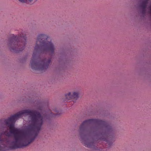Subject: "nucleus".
<instances>
[{"instance_id":"9d476101","label":"nucleus","mask_w":151,"mask_h":151,"mask_svg":"<svg viewBox=\"0 0 151 151\" xmlns=\"http://www.w3.org/2000/svg\"><path fill=\"white\" fill-rule=\"evenodd\" d=\"M20 2L22 3H27L28 2L30 3L33 0H18Z\"/></svg>"},{"instance_id":"f03ea898","label":"nucleus","mask_w":151,"mask_h":151,"mask_svg":"<svg viewBox=\"0 0 151 151\" xmlns=\"http://www.w3.org/2000/svg\"><path fill=\"white\" fill-rule=\"evenodd\" d=\"M103 121L98 119H90L83 121L80 125L79 132L82 142L85 146L93 150H97L94 145V140L108 142L114 137V129L111 126H105L95 124L86 127V125L92 123H102Z\"/></svg>"},{"instance_id":"20e7f679","label":"nucleus","mask_w":151,"mask_h":151,"mask_svg":"<svg viewBox=\"0 0 151 151\" xmlns=\"http://www.w3.org/2000/svg\"><path fill=\"white\" fill-rule=\"evenodd\" d=\"M26 41L25 35L20 33L10 39L8 45L11 51L18 52L24 49Z\"/></svg>"},{"instance_id":"9b49d317","label":"nucleus","mask_w":151,"mask_h":151,"mask_svg":"<svg viewBox=\"0 0 151 151\" xmlns=\"http://www.w3.org/2000/svg\"><path fill=\"white\" fill-rule=\"evenodd\" d=\"M20 62L22 63H23V62L22 61V60H21Z\"/></svg>"},{"instance_id":"1a4fd4ad","label":"nucleus","mask_w":151,"mask_h":151,"mask_svg":"<svg viewBox=\"0 0 151 151\" xmlns=\"http://www.w3.org/2000/svg\"><path fill=\"white\" fill-rule=\"evenodd\" d=\"M70 63V61L68 59L63 58L61 62L62 64L64 65H68Z\"/></svg>"},{"instance_id":"0eeeda50","label":"nucleus","mask_w":151,"mask_h":151,"mask_svg":"<svg viewBox=\"0 0 151 151\" xmlns=\"http://www.w3.org/2000/svg\"><path fill=\"white\" fill-rule=\"evenodd\" d=\"M72 93L73 99L76 100H78L80 97V92L78 91H74Z\"/></svg>"},{"instance_id":"7ed1b4c3","label":"nucleus","mask_w":151,"mask_h":151,"mask_svg":"<svg viewBox=\"0 0 151 151\" xmlns=\"http://www.w3.org/2000/svg\"><path fill=\"white\" fill-rule=\"evenodd\" d=\"M49 38V37L44 34H39L37 36L34 51L30 62L32 69L43 73L47 71L51 65L52 58H41L38 56L39 53L50 52L51 55L54 54L55 46L51 41H47Z\"/></svg>"},{"instance_id":"423d86ee","label":"nucleus","mask_w":151,"mask_h":151,"mask_svg":"<svg viewBox=\"0 0 151 151\" xmlns=\"http://www.w3.org/2000/svg\"><path fill=\"white\" fill-rule=\"evenodd\" d=\"M54 111L56 112L55 114H52V116L53 117H55L60 116L62 114V112L60 110H58L55 108L53 109Z\"/></svg>"},{"instance_id":"6e6552de","label":"nucleus","mask_w":151,"mask_h":151,"mask_svg":"<svg viewBox=\"0 0 151 151\" xmlns=\"http://www.w3.org/2000/svg\"><path fill=\"white\" fill-rule=\"evenodd\" d=\"M65 99L66 101L73 99L72 93L69 92L65 95Z\"/></svg>"},{"instance_id":"39448f33","label":"nucleus","mask_w":151,"mask_h":151,"mask_svg":"<svg viewBox=\"0 0 151 151\" xmlns=\"http://www.w3.org/2000/svg\"><path fill=\"white\" fill-rule=\"evenodd\" d=\"M149 0H141L137 4L138 13L141 17H144L147 12Z\"/></svg>"},{"instance_id":"f257e3e1","label":"nucleus","mask_w":151,"mask_h":151,"mask_svg":"<svg viewBox=\"0 0 151 151\" xmlns=\"http://www.w3.org/2000/svg\"><path fill=\"white\" fill-rule=\"evenodd\" d=\"M46 118L37 111L25 110L6 119L5 124L10 130L4 132L7 137L0 136V151L28 146L36 137Z\"/></svg>"}]
</instances>
